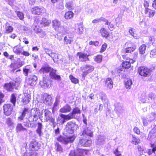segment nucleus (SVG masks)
Listing matches in <instances>:
<instances>
[{
    "label": "nucleus",
    "instance_id": "f257e3e1",
    "mask_svg": "<svg viewBox=\"0 0 156 156\" xmlns=\"http://www.w3.org/2000/svg\"><path fill=\"white\" fill-rule=\"evenodd\" d=\"M80 110L78 107H76L73 109L72 112L67 115L61 114L60 116L63 119L62 123L65 122V120H68L72 119H74L76 117V114H80Z\"/></svg>",
    "mask_w": 156,
    "mask_h": 156
},
{
    "label": "nucleus",
    "instance_id": "9d476101",
    "mask_svg": "<svg viewBox=\"0 0 156 156\" xmlns=\"http://www.w3.org/2000/svg\"><path fill=\"white\" fill-rule=\"evenodd\" d=\"M34 23H36L38 26L42 27L43 25L44 26L48 25L50 23V22L45 18H43L42 20H39V18H37L35 19Z\"/></svg>",
    "mask_w": 156,
    "mask_h": 156
},
{
    "label": "nucleus",
    "instance_id": "052dcab7",
    "mask_svg": "<svg viewBox=\"0 0 156 156\" xmlns=\"http://www.w3.org/2000/svg\"><path fill=\"white\" fill-rule=\"evenodd\" d=\"M134 30L132 28H131L129 30V33L132 36L134 37H136V36L134 35V34L136 35V34H134Z\"/></svg>",
    "mask_w": 156,
    "mask_h": 156
},
{
    "label": "nucleus",
    "instance_id": "49530a36",
    "mask_svg": "<svg viewBox=\"0 0 156 156\" xmlns=\"http://www.w3.org/2000/svg\"><path fill=\"white\" fill-rule=\"evenodd\" d=\"M55 146L57 151L61 152L63 151V149L59 143H56L55 144Z\"/></svg>",
    "mask_w": 156,
    "mask_h": 156
},
{
    "label": "nucleus",
    "instance_id": "3c124183",
    "mask_svg": "<svg viewBox=\"0 0 156 156\" xmlns=\"http://www.w3.org/2000/svg\"><path fill=\"white\" fill-rule=\"evenodd\" d=\"M102 57L101 55H98L94 58L95 61L98 63L100 62L102 60Z\"/></svg>",
    "mask_w": 156,
    "mask_h": 156
},
{
    "label": "nucleus",
    "instance_id": "a878e982",
    "mask_svg": "<svg viewBox=\"0 0 156 156\" xmlns=\"http://www.w3.org/2000/svg\"><path fill=\"white\" fill-rule=\"evenodd\" d=\"M32 13L34 14L40 15L42 12V9L38 6L34 7L31 9Z\"/></svg>",
    "mask_w": 156,
    "mask_h": 156
},
{
    "label": "nucleus",
    "instance_id": "13d9d810",
    "mask_svg": "<svg viewBox=\"0 0 156 156\" xmlns=\"http://www.w3.org/2000/svg\"><path fill=\"white\" fill-rule=\"evenodd\" d=\"M6 123L9 126H11L13 124L11 119L10 118H8L7 119Z\"/></svg>",
    "mask_w": 156,
    "mask_h": 156
},
{
    "label": "nucleus",
    "instance_id": "f8f14e48",
    "mask_svg": "<svg viewBox=\"0 0 156 156\" xmlns=\"http://www.w3.org/2000/svg\"><path fill=\"white\" fill-rule=\"evenodd\" d=\"M85 151L83 149H78L76 152L74 151H71L69 154L70 156H83V154Z\"/></svg>",
    "mask_w": 156,
    "mask_h": 156
},
{
    "label": "nucleus",
    "instance_id": "f3484780",
    "mask_svg": "<svg viewBox=\"0 0 156 156\" xmlns=\"http://www.w3.org/2000/svg\"><path fill=\"white\" fill-rule=\"evenodd\" d=\"M74 28L75 31L78 34H81L83 33V25L80 23L76 24L74 25Z\"/></svg>",
    "mask_w": 156,
    "mask_h": 156
},
{
    "label": "nucleus",
    "instance_id": "39448f33",
    "mask_svg": "<svg viewBox=\"0 0 156 156\" xmlns=\"http://www.w3.org/2000/svg\"><path fill=\"white\" fill-rule=\"evenodd\" d=\"M81 70L83 71L82 75L83 79H84L87 75L94 70V68L93 66L86 65L81 67Z\"/></svg>",
    "mask_w": 156,
    "mask_h": 156
},
{
    "label": "nucleus",
    "instance_id": "7ed1b4c3",
    "mask_svg": "<svg viewBox=\"0 0 156 156\" xmlns=\"http://www.w3.org/2000/svg\"><path fill=\"white\" fill-rule=\"evenodd\" d=\"M41 115L40 110L37 108H34L31 110L30 115L27 119L30 122L36 121Z\"/></svg>",
    "mask_w": 156,
    "mask_h": 156
},
{
    "label": "nucleus",
    "instance_id": "09e8293b",
    "mask_svg": "<svg viewBox=\"0 0 156 156\" xmlns=\"http://www.w3.org/2000/svg\"><path fill=\"white\" fill-rule=\"evenodd\" d=\"M69 78L71 81L74 83H77L78 82V80L77 79L74 77L72 75H70Z\"/></svg>",
    "mask_w": 156,
    "mask_h": 156
},
{
    "label": "nucleus",
    "instance_id": "423d86ee",
    "mask_svg": "<svg viewBox=\"0 0 156 156\" xmlns=\"http://www.w3.org/2000/svg\"><path fill=\"white\" fill-rule=\"evenodd\" d=\"M53 26L56 31L60 33H62L64 31L63 26H61L60 22L58 20H55L52 21Z\"/></svg>",
    "mask_w": 156,
    "mask_h": 156
},
{
    "label": "nucleus",
    "instance_id": "774afa93",
    "mask_svg": "<svg viewBox=\"0 0 156 156\" xmlns=\"http://www.w3.org/2000/svg\"><path fill=\"white\" fill-rule=\"evenodd\" d=\"M21 54L26 56H29L30 55V53L28 52L25 51H22Z\"/></svg>",
    "mask_w": 156,
    "mask_h": 156
},
{
    "label": "nucleus",
    "instance_id": "c9c22d12",
    "mask_svg": "<svg viewBox=\"0 0 156 156\" xmlns=\"http://www.w3.org/2000/svg\"><path fill=\"white\" fill-rule=\"evenodd\" d=\"M42 128V125L41 123L38 122V123L37 128L36 130L37 133L39 135V136H41V130Z\"/></svg>",
    "mask_w": 156,
    "mask_h": 156
},
{
    "label": "nucleus",
    "instance_id": "aec40b11",
    "mask_svg": "<svg viewBox=\"0 0 156 156\" xmlns=\"http://www.w3.org/2000/svg\"><path fill=\"white\" fill-rule=\"evenodd\" d=\"M115 111L117 114H120L123 112L124 109L122 105L119 103L116 102L115 104Z\"/></svg>",
    "mask_w": 156,
    "mask_h": 156
},
{
    "label": "nucleus",
    "instance_id": "7c9ffc66",
    "mask_svg": "<svg viewBox=\"0 0 156 156\" xmlns=\"http://www.w3.org/2000/svg\"><path fill=\"white\" fill-rule=\"evenodd\" d=\"M23 48L20 47L18 46H16L13 48V52L17 55H20L23 51Z\"/></svg>",
    "mask_w": 156,
    "mask_h": 156
},
{
    "label": "nucleus",
    "instance_id": "de8ad7c7",
    "mask_svg": "<svg viewBox=\"0 0 156 156\" xmlns=\"http://www.w3.org/2000/svg\"><path fill=\"white\" fill-rule=\"evenodd\" d=\"M44 51L51 57H53V55H55V53L52 52L51 51L48 49H45Z\"/></svg>",
    "mask_w": 156,
    "mask_h": 156
},
{
    "label": "nucleus",
    "instance_id": "f704fd0d",
    "mask_svg": "<svg viewBox=\"0 0 156 156\" xmlns=\"http://www.w3.org/2000/svg\"><path fill=\"white\" fill-rule=\"evenodd\" d=\"M99 96L102 101L105 103H108V100L106 98L105 94L103 93H101L99 94Z\"/></svg>",
    "mask_w": 156,
    "mask_h": 156
},
{
    "label": "nucleus",
    "instance_id": "c85d7f7f",
    "mask_svg": "<svg viewBox=\"0 0 156 156\" xmlns=\"http://www.w3.org/2000/svg\"><path fill=\"white\" fill-rule=\"evenodd\" d=\"M73 36H70L69 35H67L64 38L65 43L66 44H71L73 41Z\"/></svg>",
    "mask_w": 156,
    "mask_h": 156
},
{
    "label": "nucleus",
    "instance_id": "5701e85b",
    "mask_svg": "<svg viewBox=\"0 0 156 156\" xmlns=\"http://www.w3.org/2000/svg\"><path fill=\"white\" fill-rule=\"evenodd\" d=\"M144 13L147 15L149 18H152L154 16L155 14V11L149 8H146L145 9Z\"/></svg>",
    "mask_w": 156,
    "mask_h": 156
},
{
    "label": "nucleus",
    "instance_id": "1a4fd4ad",
    "mask_svg": "<svg viewBox=\"0 0 156 156\" xmlns=\"http://www.w3.org/2000/svg\"><path fill=\"white\" fill-rule=\"evenodd\" d=\"M41 144L35 140L31 141L29 145V149L33 151H37L40 148Z\"/></svg>",
    "mask_w": 156,
    "mask_h": 156
},
{
    "label": "nucleus",
    "instance_id": "e2e57ef3",
    "mask_svg": "<svg viewBox=\"0 0 156 156\" xmlns=\"http://www.w3.org/2000/svg\"><path fill=\"white\" fill-rule=\"evenodd\" d=\"M23 70L25 76H27L28 75V73L30 71L29 69H26V68H24Z\"/></svg>",
    "mask_w": 156,
    "mask_h": 156
},
{
    "label": "nucleus",
    "instance_id": "bf43d9fd",
    "mask_svg": "<svg viewBox=\"0 0 156 156\" xmlns=\"http://www.w3.org/2000/svg\"><path fill=\"white\" fill-rule=\"evenodd\" d=\"M107 46V45L105 43L104 44H103L102 46L101 51V52H103L106 49Z\"/></svg>",
    "mask_w": 156,
    "mask_h": 156
},
{
    "label": "nucleus",
    "instance_id": "412c9836",
    "mask_svg": "<svg viewBox=\"0 0 156 156\" xmlns=\"http://www.w3.org/2000/svg\"><path fill=\"white\" fill-rule=\"evenodd\" d=\"M15 82H10L9 83L5 84L4 88L9 91H12L15 87Z\"/></svg>",
    "mask_w": 156,
    "mask_h": 156
},
{
    "label": "nucleus",
    "instance_id": "0eeeda50",
    "mask_svg": "<svg viewBox=\"0 0 156 156\" xmlns=\"http://www.w3.org/2000/svg\"><path fill=\"white\" fill-rule=\"evenodd\" d=\"M39 85L42 88L46 89L51 86V83L48 78L43 77V79L40 81Z\"/></svg>",
    "mask_w": 156,
    "mask_h": 156
},
{
    "label": "nucleus",
    "instance_id": "dca6fc26",
    "mask_svg": "<svg viewBox=\"0 0 156 156\" xmlns=\"http://www.w3.org/2000/svg\"><path fill=\"white\" fill-rule=\"evenodd\" d=\"M75 137H76L74 136L64 137H63L61 138V142L65 144L69 143H72L74 140Z\"/></svg>",
    "mask_w": 156,
    "mask_h": 156
},
{
    "label": "nucleus",
    "instance_id": "20e7f679",
    "mask_svg": "<svg viewBox=\"0 0 156 156\" xmlns=\"http://www.w3.org/2000/svg\"><path fill=\"white\" fill-rule=\"evenodd\" d=\"M78 127V125L75 123L70 121L67 123L65 129L68 133L72 134L76 130Z\"/></svg>",
    "mask_w": 156,
    "mask_h": 156
},
{
    "label": "nucleus",
    "instance_id": "f03ea898",
    "mask_svg": "<svg viewBox=\"0 0 156 156\" xmlns=\"http://www.w3.org/2000/svg\"><path fill=\"white\" fill-rule=\"evenodd\" d=\"M138 72L141 76L148 77L151 76L153 72L152 69L146 66H140L138 68Z\"/></svg>",
    "mask_w": 156,
    "mask_h": 156
},
{
    "label": "nucleus",
    "instance_id": "2f4dec72",
    "mask_svg": "<svg viewBox=\"0 0 156 156\" xmlns=\"http://www.w3.org/2000/svg\"><path fill=\"white\" fill-rule=\"evenodd\" d=\"M132 82L130 79H127L125 81V87L127 89H129L131 88Z\"/></svg>",
    "mask_w": 156,
    "mask_h": 156
},
{
    "label": "nucleus",
    "instance_id": "4c0bfd02",
    "mask_svg": "<svg viewBox=\"0 0 156 156\" xmlns=\"http://www.w3.org/2000/svg\"><path fill=\"white\" fill-rule=\"evenodd\" d=\"M146 46L145 44H143L139 48V51L140 53L141 54H144L145 51Z\"/></svg>",
    "mask_w": 156,
    "mask_h": 156
},
{
    "label": "nucleus",
    "instance_id": "ea45409f",
    "mask_svg": "<svg viewBox=\"0 0 156 156\" xmlns=\"http://www.w3.org/2000/svg\"><path fill=\"white\" fill-rule=\"evenodd\" d=\"M16 95L15 94H13L11 95V98L10 99L11 102L13 104V105L14 106L15 105L16 101Z\"/></svg>",
    "mask_w": 156,
    "mask_h": 156
},
{
    "label": "nucleus",
    "instance_id": "ddd939ff",
    "mask_svg": "<svg viewBox=\"0 0 156 156\" xmlns=\"http://www.w3.org/2000/svg\"><path fill=\"white\" fill-rule=\"evenodd\" d=\"M77 55L79 57V60L81 62H86L89 60L88 58L89 55L86 53L80 52L77 53Z\"/></svg>",
    "mask_w": 156,
    "mask_h": 156
},
{
    "label": "nucleus",
    "instance_id": "b1692460",
    "mask_svg": "<svg viewBox=\"0 0 156 156\" xmlns=\"http://www.w3.org/2000/svg\"><path fill=\"white\" fill-rule=\"evenodd\" d=\"M79 143L82 146L87 147L90 145L91 143V141L88 139H80Z\"/></svg>",
    "mask_w": 156,
    "mask_h": 156
},
{
    "label": "nucleus",
    "instance_id": "0e129e2a",
    "mask_svg": "<svg viewBox=\"0 0 156 156\" xmlns=\"http://www.w3.org/2000/svg\"><path fill=\"white\" fill-rule=\"evenodd\" d=\"M114 153L115 154V156H120L121 154L120 152L119 151L118 149H116L115 151H114Z\"/></svg>",
    "mask_w": 156,
    "mask_h": 156
},
{
    "label": "nucleus",
    "instance_id": "473e14b6",
    "mask_svg": "<svg viewBox=\"0 0 156 156\" xmlns=\"http://www.w3.org/2000/svg\"><path fill=\"white\" fill-rule=\"evenodd\" d=\"M105 84L109 89H111L113 87V83L111 78H108L105 81Z\"/></svg>",
    "mask_w": 156,
    "mask_h": 156
},
{
    "label": "nucleus",
    "instance_id": "4d7b16f0",
    "mask_svg": "<svg viewBox=\"0 0 156 156\" xmlns=\"http://www.w3.org/2000/svg\"><path fill=\"white\" fill-rule=\"evenodd\" d=\"M149 1L148 0H144V6L145 9L148 8V7L149 6Z\"/></svg>",
    "mask_w": 156,
    "mask_h": 156
},
{
    "label": "nucleus",
    "instance_id": "603ef678",
    "mask_svg": "<svg viewBox=\"0 0 156 156\" xmlns=\"http://www.w3.org/2000/svg\"><path fill=\"white\" fill-rule=\"evenodd\" d=\"M13 28L11 26H7L6 28V33H9L13 31Z\"/></svg>",
    "mask_w": 156,
    "mask_h": 156
},
{
    "label": "nucleus",
    "instance_id": "c756f323",
    "mask_svg": "<svg viewBox=\"0 0 156 156\" xmlns=\"http://www.w3.org/2000/svg\"><path fill=\"white\" fill-rule=\"evenodd\" d=\"M50 75L51 78L52 79L58 80H60V76L59 75L56 74L55 70H53L50 73Z\"/></svg>",
    "mask_w": 156,
    "mask_h": 156
},
{
    "label": "nucleus",
    "instance_id": "338daca9",
    "mask_svg": "<svg viewBox=\"0 0 156 156\" xmlns=\"http://www.w3.org/2000/svg\"><path fill=\"white\" fill-rule=\"evenodd\" d=\"M15 65L13 63H12L10 65L9 67L11 68V71H12L13 72H14L15 70Z\"/></svg>",
    "mask_w": 156,
    "mask_h": 156
},
{
    "label": "nucleus",
    "instance_id": "4468645a",
    "mask_svg": "<svg viewBox=\"0 0 156 156\" xmlns=\"http://www.w3.org/2000/svg\"><path fill=\"white\" fill-rule=\"evenodd\" d=\"M81 135V136H83V137L87 138V137L89 136L92 137L93 136V133L90 129H89L86 127H85L83 128V130Z\"/></svg>",
    "mask_w": 156,
    "mask_h": 156
},
{
    "label": "nucleus",
    "instance_id": "c03bdc74",
    "mask_svg": "<svg viewBox=\"0 0 156 156\" xmlns=\"http://www.w3.org/2000/svg\"><path fill=\"white\" fill-rule=\"evenodd\" d=\"M135 49V46L132 47H128L125 49L124 51L125 53H130L133 51Z\"/></svg>",
    "mask_w": 156,
    "mask_h": 156
},
{
    "label": "nucleus",
    "instance_id": "2eb2a0df",
    "mask_svg": "<svg viewBox=\"0 0 156 156\" xmlns=\"http://www.w3.org/2000/svg\"><path fill=\"white\" fill-rule=\"evenodd\" d=\"M42 114L44 115V121L48 122V119L51 116L52 113L48 109H44L42 111Z\"/></svg>",
    "mask_w": 156,
    "mask_h": 156
},
{
    "label": "nucleus",
    "instance_id": "bb28decb",
    "mask_svg": "<svg viewBox=\"0 0 156 156\" xmlns=\"http://www.w3.org/2000/svg\"><path fill=\"white\" fill-rule=\"evenodd\" d=\"M30 114V112L28 111V109L27 108H25L23 112H22L21 115L18 117V119L19 120H23V118L27 114L29 116Z\"/></svg>",
    "mask_w": 156,
    "mask_h": 156
},
{
    "label": "nucleus",
    "instance_id": "8fccbe9b",
    "mask_svg": "<svg viewBox=\"0 0 156 156\" xmlns=\"http://www.w3.org/2000/svg\"><path fill=\"white\" fill-rule=\"evenodd\" d=\"M15 12L16 13L19 19L22 20L24 18V15L23 13L15 11Z\"/></svg>",
    "mask_w": 156,
    "mask_h": 156
},
{
    "label": "nucleus",
    "instance_id": "9b49d317",
    "mask_svg": "<svg viewBox=\"0 0 156 156\" xmlns=\"http://www.w3.org/2000/svg\"><path fill=\"white\" fill-rule=\"evenodd\" d=\"M3 107L5 114L7 116L11 114L13 109L12 105L9 104H5Z\"/></svg>",
    "mask_w": 156,
    "mask_h": 156
},
{
    "label": "nucleus",
    "instance_id": "4be33fe9",
    "mask_svg": "<svg viewBox=\"0 0 156 156\" xmlns=\"http://www.w3.org/2000/svg\"><path fill=\"white\" fill-rule=\"evenodd\" d=\"M71 109V106L68 104H66L60 109L59 112L62 113H67L70 112Z\"/></svg>",
    "mask_w": 156,
    "mask_h": 156
},
{
    "label": "nucleus",
    "instance_id": "37998d69",
    "mask_svg": "<svg viewBox=\"0 0 156 156\" xmlns=\"http://www.w3.org/2000/svg\"><path fill=\"white\" fill-rule=\"evenodd\" d=\"M26 129L24 128L21 124H17L16 128L17 131L18 132L22 130H26Z\"/></svg>",
    "mask_w": 156,
    "mask_h": 156
},
{
    "label": "nucleus",
    "instance_id": "72a5a7b5",
    "mask_svg": "<svg viewBox=\"0 0 156 156\" xmlns=\"http://www.w3.org/2000/svg\"><path fill=\"white\" fill-rule=\"evenodd\" d=\"M100 33L102 36L106 38L109 35V33L105 28H101L100 30Z\"/></svg>",
    "mask_w": 156,
    "mask_h": 156
},
{
    "label": "nucleus",
    "instance_id": "864d4df0",
    "mask_svg": "<svg viewBox=\"0 0 156 156\" xmlns=\"http://www.w3.org/2000/svg\"><path fill=\"white\" fill-rule=\"evenodd\" d=\"M104 19V18L101 17L99 18H98L94 19L92 21L93 23H97L99 22L102 21V20Z\"/></svg>",
    "mask_w": 156,
    "mask_h": 156
},
{
    "label": "nucleus",
    "instance_id": "58836bf2",
    "mask_svg": "<svg viewBox=\"0 0 156 156\" xmlns=\"http://www.w3.org/2000/svg\"><path fill=\"white\" fill-rule=\"evenodd\" d=\"M51 70V68L49 67H45L42 68L40 70L41 73H46L50 71Z\"/></svg>",
    "mask_w": 156,
    "mask_h": 156
},
{
    "label": "nucleus",
    "instance_id": "69168bd1",
    "mask_svg": "<svg viewBox=\"0 0 156 156\" xmlns=\"http://www.w3.org/2000/svg\"><path fill=\"white\" fill-rule=\"evenodd\" d=\"M5 1L8 2V4L11 6H12L13 5L14 2V0H5Z\"/></svg>",
    "mask_w": 156,
    "mask_h": 156
},
{
    "label": "nucleus",
    "instance_id": "5fc2aeb1",
    "mask_svg": "<svg viewBox=\"0 0 156 156\" xmlns=\"http://www.w3.org/2000/svg\"><path fill=\"white\" fill-rule=\"evenodd\" d=\"M138 152L140 155H142L143 154V152L144 151V149L141 146L138 145Z\"/></svg>",
    "mask_w": 156,
    "mask_h": 156
},
{
    "label": "nucleus",
    "instance_id": "a211bd4d",
    "mask_svg": "<svg viewBox=\"0 0 156 156\" xmlns=\"http://www.w3.org/2000/svg\"><path fill=\"white\" fill-rule=\"evenodd\" d=\"M37 79V77L35 75H31L28 78L27 83L31 86H34L36 84V80Z\"/></svg>",
    "mask_w": 156,
    "mask_h": 156
},
{
    "label": "nucleus",
    "instance_id": "6e6d98bb",
    "mask_svg": "<svg viewBox=\"0 0 156 156\" xmlns=\"http://www.w3.org/2000/svg\"><path fill=\"white\" fill-rule=\"evenodd\" d=\"M151 56L153 57L154 56L156 55V48L153 49L150 52Z\"/></svg>",
    "mask_w": 156,
    "mask_h": 156
},
{
    "label": "nucleus",
    "instance_id": "6e6552de",
    "mask_svg": "<svg viewBox=\"0 0 156 156\" xmlns=\"http://www.w3.org/2000/svg\"><path fill=\"white\" fill-rule=\"evenodd\" d=\"M41 102L47 105H50L52 103L51 96L47 94H44L42 97Z\"/></svg>",
    "mask_w": 156,
    "mask_h": 156
},
{
    "label": "nucleus",
    "instance_id": "79ce46f5",
    "mask_svg": "<svg viewBox=\"0 0 156 156\" xmlns=\"http://www.w3.org/2000/svg\"><path fill=\"white\" fill-rule=\"evenodd\" d=\"M66 7L68 9L72 10L73 9V3L72 2H68L66 3Z\"/></svg>",
    "mask_w": 156,
    "mask_h": 156
},
{
    "label": "nucleus",
    "instance_id": "cd10ccee",
    "mask_svg": "<svg viewBox=\"0 0 156 156\" xmlns=\"http://www.w3.org/2000/svg\"><path fill=\"white\" fill-rule=\"evenodd\" d=\"M133 60L129 59V61L123 62L122 64V66L125 69H128L131 66V63H133Z\"/></svg>",
    "mask_w": 156,
    "mask_h": 156
},
{
    "label": "nucleus",
    "instance_id": "680f3d73",
    "mask_svg": "<svg viewBox=\"0 0 156 156\" xmlns=\"http://www.w3.org/2000/svg\"><path fill=\"white\" fill-rule=\"evenodd\" d=\"M24 156H37L36 153H34L32 154H30L29 153H25Z\"/></svg>",
    "mask_w": 156,
    "mask_h": 156
},
{
    "label": "nucleus",
    "instance_id": "a19ab883",
    "mask_svg": "<svg viewBox=\"0 0 156 156\" xmlns=\"http://www.w3.org/2000/svg\"><path fill=\"white\" fill-rule=\"evenodd\" d=\"M30 122L28 120V121L26 122H24V125L27 127H34L35 126V124L34 123H30Z\"/></svg>",
    "mask_w": 156,
    "mask_h": 156
},
{
    "label": "nucleus",
    "instance_id": "e433bc0d",
    "mask_svg": "<svg viewBox=\"0 0 156 156\" xmlns=\"http://www.w3.org/2000/svg\"><path fill=\"white\" fill-rule=\"evenodd\" d=\"M74 13L71 11H69L66 13L65 17L66 19H69L72 18L73 16Z\"/></svg>",
    "mask_w": 156,
    "mask_h": 156
},
{
    "label": "nucleus",
    "instance_id": "a18cd8bd",
    "mask_svg": "<svg viewBox=\"0 0 156 156\" xmlns=\"http://www.w3.org/2000/svg\"><path fill=\"white\" fill-rule=\"evenodd\" d=\"M4 12L5 14L7 15H10L12 14V12L10 9H9L7 8H5L3 9Z\"/></svg>",
    "mask_w": 156,
    "mask_h": 156
},
{
    "label": "nucleus",
    "instance_id": "6ab92c4d",
    "mask_svg": "<svg viewBox=\"0 0 156 156\" xmlns=\"http://www.w3.org/2000/svg\"><path fill=\"white\" fill-rule=\"evenodd\" d=\"M97 141L96 142V144L97 146L101 147L102 145L105 143V138L103 135H99L98 137Z\"/></svg>",
    "mask_w": 156,
    "mask_h": 156
},
{
    "label": "nucleus",
    "instance_id": "393cba45",
    "mask_svg": "<svg viewBox=\"0 0 156 156\" xmlns=\"http://www.w3.org/2000/svg\"><path fill=\"white\" fill-rule=\"evenodd\" d=\"M30 95L26 94L24 95V96L22 97L21 101L23 102V104L25 105L28 103L30 102Z\"/></svg>",
    "mask_w": 156,
    "mask_h": 156
}]
</instances>
